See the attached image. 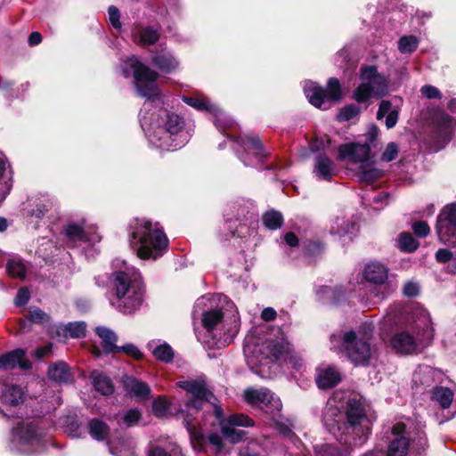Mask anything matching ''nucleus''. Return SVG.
I'll return each instance as SVG.
<instances>
[{
	"label": "nucleus",
	"mask_w": 456,
	"mask_h": 456,
	"mask_svg": "<svg viewBox=\"0 0 456 456\" xmlns=\"http://www.w3.org/2000/svg\"><path fill=\"white\" fill-rule=\"evenodd\" d=\"M322 423L341 447L325 444L316 452L317 456H349L366 444L372 430L366 410L356 399L347 401L344 414L328 409L323 413Z\"/></svg>",
	"instance_id": "1"
},
{
	"label": "nucleus",
	"mask_w": 456,
	"mask_h": 456,
	"mask_svg": "<svg viewBox=\"0 0 456 456\" xmlns=\"http://www.w3.org/2000/svg\"><path fill=\"white\" fill-rule=\"evenodd\" d=\"M130 247L141 259H157L168 248V239L159 223L134 218L129 224Z\"/></svg>",
	"instance_id": "2"
},
{
	"label": "nucleus",
	"mask_w": 456,
	"mask_h": 456,
	"mask_svg": "<svg viewBox=\"0 0 456 456\" xmlns=\"http://www.w3.org/2000/svg\"><path fill=\"white\" fill-rule=\"evenodd\" d=\"M111 291L116 297L117 309L130 314L137 311L143 302L144 283L136 273L115 271L110 274Z\"/></svg>",
	"instance_id": "3"
},
{
	"label": "nucleus",
	"mask_w": 456,
	"mask_h": 456,
	"mask_svg": "<svg viewBox=\"0 0 456 456\" xmlns=\"http://www.w3.org/2000/svg\"><path fill=\"white\" fill-rule=\"evenodd\" d=\"M12 441L28 455L41 453L47 449V441L37 420L19 421L12 429Z\"/></svg>",
	"instance_id": "4"
},
{
	"label": "nucleus",
	"mask_w": 456,
	"mask_h": 456,
	"mask_svg": "<svg viewBox=\"0 0 456 456\" xmlns=\"http://www.w3.org/2000/svg\"><path fill=\"white\" fill-rule=\"evenodd\" d=\"M213 398L200 399L188 397L184 403V409L181 410L183 424L189 433L191 443L198 452H204L206 445L205 435L198 428L195 414L202 409L204 403H211Z\"/></svg>",
	"instance_id": "5"
},
{
	"label": "nucleus",
	"mask_w": 456,
	"mask_h": 456,
	"mask_svg": "<svg viewBox=\"0 0 456 456\" xmlns=\"http://www.w3.org/2000/svg\"><path fill=\"white\" fill-rule=\"evenodd\" d=\"M162 125L165 129L159 147L169 151L181 149L186 143V136L183 134L185 126L183 117L175 112L166 110L161 118Z\"/></svg>",
	"instance_id": "6"
},
{
	"label": "nucleus",
	"mask_w": 456,
	"mask_h": 456,
	"mask_svg": "<svg viewBox=\"0 0 456 456\" xmlns=\"http://www.w3.org/2000/svg\"><path fill=\"white\" fill-rule=\"evenodd\" d=\"M436 233L447 247H456V202L446 204L436 216Z\"/></svg>",
	"instance_id": "7"
},
{
	"label": "nucleus",
	"mask_w": 456,
	"mask_h": 456,
	"mask_svg": "<svg viewBox=\"0 0 456 456\" xmlns=\"http://www.w3.org/2000/svg\"><path fill=\"white\" fill-rule=\"evenodd\" d=\"M343 345L349 359L355 365H369L371 356L370 346L367 341L358 339L354 330L345 332Z\"/></svg>",
	"instance_id": "8"
},
{
	"label": "nucleus",
	"mask_w": 456,
	"mask_h": 456,
	"mask_svg": "<svg viewBox=\"0 0 456 456\" xmlns=\"http://www.w3.org/2000/svg\"><path fill=\"white\" fill-rule=\"evenodd\" d=\"M254 420L245 414H232L228 417L226 424L221 427V434L231 444H238L244 441L248 433L236 429L235 427H252Z\"/></svg>",
	"instance_id": "9"
},
{
	"label": "nucleus",
	"mask_w": 456,
	"mask_h": 456,
	"mask_svg": "<svg viewBox=\"0 0 456 456\" xmlns=\"http://www.w3.org/2000/svg\"><path fill=\"white\" fill-rule=\"evenodd\" d=\"M338 160H348L351 163H364L369 161L371 148L364 143L348 142L340 144L338 148Z\"/></svg>",
	"instance_id": "10"
},
{
	"label": "nucleus",
	"mask_w": 456,
	"mask_h": 456,
	"mask_svg": "<svg viewBox=\"0 0 456 456\" xmlns=\"http://www.w3.org/2000/svg\"><path fill=\"white\" fill-rule=\"evenodd\" d=\"M16 367L22 370L32 369V362L27 358L25 349L17 348L0 355L1 370H10Z\"/></svg>",
	"instance_id": "11"
},
{
	"label": "nucleus",
	"mask_w": 456,
	"mask_h": 456,
	"mask_svg": "<svg viewBox=\"0 0 456 456\" xmlns=\"http://www.w3.org/2000/svg\"><path fill=\"white\" fill-rule=\"evenodd\" d=\"M24 401L25 392L20 386L4 383L0 387V403L8 410L20 406Z\"/></svg>",
	"instance_id": "12"
},
{
	"label": "nucleus",
	"mask_w": 456,
	"mask_h": 456,
	"mask_svg": "<svg viewBox=\"0 0 456 456\" xmlns=\"http://www.w3.org/2000/svg\"><path fill=\"white\" fill-rule=\"evenodd\" d=\"M304 256L312 263H317L322 258L327 249V243L318 236L304 239L301 242Z\"/></svg>",
	"instance_id": "13"
},
{
	"label": "nucleus",
	"mask_w": 456,
	"mask_h": 456,
	"mask_svg": "<svg viewBox=\"0 0 456 456\" xmlns=\"http://www.w3.org/2000/svg\"><path fill=\"white\" fill-rule=\"evenodd\" d=\"M177 387L185 390L191 398L207 399L213 398L217 401L216 395L207 387L204 379L182 380L176 383Z\"/></svg>",
	"instance_id": "14"
},
{
	"label": "nucleus",
	"mask_w": 456,
	"mask_h": 456,
	"mask_svg": "<svg viewBox=\"0 0 456 456\" xmlns=\"http://www.w3.org/2000/svg\"><path fill=\"white\" fill-rule=\"evenodd\" d=\"M121 383L125 391L131 396L146 400L151 395L150 386L142 380H140L133 376L123 375Z\"/></svg>",
	"instance_id": "15"
},
{
	"label": "nucleus",
	"mask_w": 456,
	"mask_h": 456,
	"mask_svg": "<svg viewBox=\"0 0 456 456\" xmlns=\"http://www.w3.org/2000/svg\"><path fill=\"white\" fill-rule=\"evenodd\" d=\"M236 141L245 151H252L255 157L261 162L271 156V152L265 148L259 136L246 134L245 136H240Z\"/></svg>",
	"instance_id": "16"
},
{
	"label": "nucleus",
	"mask_w": 456,
	"mask_h": 456,
	"mask_svg": "<svg viewBox=\"0 0 456 456\" xmlns=\"http://www.w3.org/2000/svg\"><path fill=\"white\" fill-rule=\"evenodd\" d=\"M391 346L402 354H411L417 352L416 338L408 331L396 332L391 338Z\"/></svg>",
	"instance_id": "17"
},
{
	"label": "nucleus",
	"mask_w": 456,
	"mask_h": 456,
	"mask_svg": "<svg viewBox=\"0 0 456 456\" xmlns=\"http://www.w3.org/2000/svg\"><path fill=\"white\" fill-rule=\"evenodd\" d=\"M342 380L340 372L332 366L317 370L315 382L320 389H330L338 385Z\"/></svg>",
	"instance_id": "18"
},
{
	"label": "nucleus",
	"mask_w": 456,
	"mask_h": 456,
	"mask_svg": "<svg viewBox=\"0 0 456 456\" xmlns=\"http://www.w3.org/2000/svg\"><path fill=\"white\" fill-rule=\"evenodd\" d=\"M130 67L133 69V77L137 83H156L159 75L137 58L130 59Z\"/></svg>",
	"instance_id": "19"
},
{
	"label": "nucleus",
	"mask_w": 456,
	"mask_h": 456,
	"mask_svg": "<svg viewBox=\"0 0 456 456\" xmlns=\"http://www.w3.org/2000/svg\"><path fill=\"white\" fill-rule=\"evenodd\" d=\"M90 379L96 392L104 396H110L115 391L112 379L104 372L94 370L91 371Z\"/></svg>",
	"instance_id": "20"
},
{
	"label": "nucleus",
	"mask_w": 456,
	"mask_h": 456,
	"mask_svg": "<svg viewBox=\"0 0 456 456\" xmlns=\"http://www.w3.org/2000/svg\"><path fill=\"white\" fill-rule=\"evenodd\" d=\"M47 374L51 380L60 384H69L73 380L70 368L64 361L51 363L48 367Z\"/></svg>",
	"instance_id": "21"
},
{
	"label": "nucleus",
	"mask_w": 456,
	"mask_h": 456,
	"mask_svg": "<svg viewBox=\"0 0 456 456\" xmlns=\"http://www.w3.org/2000/svg\"><path fill=\"white\" fill-rule=\"evenodd\" d=\"M314 173L319 180L331 181L333 173V161L326 155L320 153L314 159Z\"/></svg>",
	"instance_id": "22"
},
{
	"label": "nucleus",
	"mask_w": 456,
	"mask_h": 456,
	"mask_svg": "<svg viewBox=\"0 0 456 456\" xmlns=\"http://www.w3.org/2000/svg\"><path fill=\"white\" fill-rule=\"evenodd\" d=\"M95 333L102 338L101 346L105 354H116L118 336L110 329L104 326L95 328Z\"/></svg>",
	"instance_id": "23"
},
{
	"label": "nucleus",
	"mask_w": 456,
	"mask_h": 456,
	"mask_svg": "<svg viewBox=\"0 0 456 456\" xmlns=\"http://www.w3.org/2000/svg\"><path fill=\"white\" fill-rule=\"evenodd\" d=\"M245 401L251 405L268 406L273 400V394L267 388H247L244 391Z\"/></svg>",
	"instance_id": "24"
},
{
	"label": "nucleus",
	"mask_w": 456,
	"mask_h": 456,
	"mask_svg": "<svg viewBox=\"0 0 456 456\" xmlns=\"http://www.w3.org/2000/svg\"><path fill=\"white\" fill-rule=\"evenodd\" d=\"M364 279L375 284H383L387 279V268L380 263H370L365 266Z\"/></svg>",
	"instance_id": "25"
},
{
	"label": "nucleus",
	"mask_w": 456,
	"mask_h": 456,
	"mask_svg": "<svg viewBox=\"0 0 456 456\" xmlns=\"http://www.w3.org/2000/svg\"><path fill=\"white\" fill-rule=\"evenodd\" d=\"M151 63L161 72L170 74L174 72L178 65V61L171 53H159L152 56Z\"/></svg>",
	"instance_id": "26"
},
{
	"label": "nucleus",
	"mask_w": 456,
	"mask_h": 456,
	"mask_svg": "<svg viewBox=\"0 0 456 456\" xmlns=\"http://www.w3.org/2000/svg\"><path fill=\"white\" fill-rule=\"evenodd\" d=\"M392 103L388 100H382L379 102V110L377 112V119L381 120L386 117V126L387 129L394 128L399 118V111L392 110Z\"/></svg>",
	"instance_id": "27"
},
{
	"label": "nucleus",
	"mask_w": 456,
	"mask_h": 456,
	"mask_svg": "<svg viewBox=\"0 0 456 456\" xmlns=\"http://www.w3.org/2000/svg\"><path fill=\"white\" fill-rule=\"evenodd\" d=\"M410 438L408 436L392 437L386 456H407L410 450Z\"/></svg>",
	"instance_id": "28"
},
{
	"label": "nucleus",
	"mask_w": 456,
	"mask_h": 456,
	"mask_svg": "<svg viewBox=\"0 0 456 456\" xmlns=\"http://www.w3.org/2000/svg\"><path fill=\"white\" fill-rule=\"evenodd\" d=\"M88 433L96 441L102 442L110 435V428L108 424L101 419L93 418L87 424Z\"/></svg>",
	"instance_id": "29"
},
{
	"label": "nucleus",
	"mask_w": 456,
	"mask_h": 456,
	"mask_svg": "<svg viewBox=\"0 0 456 456\" xmlns=\"http://www.w3.org/2000/svg\"><path fill=\"white\" fill-rule=\"evenodd\" d=\"M63 233L71 242H87L89 241L88 235L85 230L84 225L77 223H69L63 227Z\"/></svg>",
	"instance_id": "30"
},
{
	"label": "nucleus",
	"mask_w": 456,
	"mask_h": 456,
	"mask_svg": "<svg viewBox=\"0 0 456 456\" xmlns=\"http://www.w3.org/2000/svg\"><path fill=\"white\" fill-rule=\"evenodd\" d=\"M183 101L187 105L196 109L197 110L206 111L214 115H216L220 111L216 105L212 104L208 99L205 98L183 96Z\"/></svg>",
	"instance_id": "31"
},
{
	"label": "nucleus",
	"mask_w": 456,
	"mask_h": 456,
	"mask_svg": "<svg viewBox=\"0 0 456 456\" xmlns=\"http://www.w3.org/2000/svg\"><path fill=\"white\" fill-rule=\"evenodd\" d=\"M453 392L444 387H435L431 391V400L438 403L443 409H448L453 400Z\"/></svg>",
	"instance_id": "32"
},
{
	"label": "nucleus",
	"mask_w": 456,
	"mask_h": 456,
	"mask_svg": "<svg viewBox=\"0 0 456 456\" xmlns=\"http://www.w3.org/2000/svg\"><path fill=\"white\" fill-rule=\"evenodd\" d=\"M223 320L224 313L221 309H210L203 312L201 324L208 332H212Z\"/></svg>",
	"instance_id": "33"
},
{
	"label": "nucleus",
	"mask_w": 456,
	"mask_h": 456,
	"mask_svg": "<svg viewBox=\"0 0 456 456\" xmlns=\"http://www.w3.org/2000/svg\"><path fill=\"white\" fill-rule=\"evenodd\" d=\"M263 224L269 230L274 231L282 227L284 217L282 214L275 209L265 211L261 217Z\"/></svg>",
	"instance_id": "34"
},
{
	"label": "nucleus",
	"mask_w": 456,
	"mask_h": 456,
	"mask_svg": "<svg viewBox=\"0 0 456 456\" xmlns=\"http://www.w3.org/2000/svg\"><path fill=\"white\" fill-rule=\"evenodd\" d=\"M305 95L309 102L315 108L322 109L325 99H327L324 87L315 85L305 90Z\"/></svg>",
	"instance_id": "35"
},
{
	"label": "nucleus",
	"mask_w": 456,
	"mask_h": 456,
	"mask_svg": "<svg viewBox=\"0 0 456 456\" xmlns=\"http://www.w3.org/2000/svg\"><path fill=\"white\" fill-rule=\"evenodd\" d=\"M327 100L331 102H338L342 98V89L339 80L337 77H330L327 87L324 88Z\"/></svg>",
	"instance_id": "36"
},
{
	"label": "nucleus",
	"mask_w": 456,
	"mask_h": 456,
	"mask_svg": "<svg viewBox=\"0 0 456 456\" xmlns=\"http://www.w3.org/2000/svg\"><path fill=\"white\" fill-rule=\"evenodd\" d=\"M65 337L82 338L86 336V324L85 322H73L66 324L62 330Z\"/></svg>",
	"instance_id": "37"
},
{
	"label": "nucleus",
	"mask_w": 456,
	"mask_h": 456,
	"mask_svg": "<svg viewBox=\"0 0 456 456\" xmlns=\"http://www.w3.org/2000/svg\"><path fill=\"white\" fill-rule=\"evenodd\" d=\"M266 347L275 361L284 358L289 350V345L285 341L271 340L267 343Z\"/></svg>",
	"instance_id": "38"
},
{
	"label": "nucleus",
	"mask_w": 456,
	"mask_h": 456,
	"mask_svg": "<svg viewBox=\"0 0 456 456\" xmlns=\"http://www.w3.org/2000/svg\"><path fill=\"white\" fill-rule=\"evenodd\" d=\"M398 244L401 251L405 253H413L419 247V242L408 232L400 233L398 237Z\"/></svg>",
	"instance_id": "39"
},
{
	"label": "nucleus",
	"mask_w": 456,
	"mask_h": 456,
	"mask_svg": "<svg viewBox=\"0 0 456 456\" xmlns=\"http://www.w3.org/2000/svg\"><path fill=\"white\" fill-rule=\"evenodd\" d=\"M136 89L141 97L154 101L159 97V88L156 83H137Z\"/></svg>",
	"instance_id": "40"
},
{
	"label": "nucleus",
	"mask_w": 456,
	"mask_h": 456,
	"mask_svg": "<svg viewBox=\"0 0 456 456\" xmlns=\"http://www.w3.org/2000/svg\"><path fill=\"white\" fill-rule=\"evenodd\" d=\"M373 86L370 83H361L354 91V99L358 103L367 102L373 94Z\"/></svg>",
	"instance_id": "41"
},
{
	"label": "nucleus",
	"mask_w": 456,
	"mask_h": 456,
	"mask_svg": "<svg viewBox=\"0 0 456 456\" xmlns=\"http://www.w3.org/2000/svg\"><path fill=\"white\" fill-rule=\"evenodd\" d=\"M153 356L165 363H169L173 362L174 359V350L170 345L164 343L158 346L152 352Z\"/></svg>",
	"instance_id": "42"
},
{
	"label": "nucleus",
	"mask_w": 456,
	"mask_h": 456,
	"mask_svg": "<svg viewBox=\"0 0 456 456\" xmlns=\"http://www.w3.org/2000/svg\"><path fill=\"white\" fill-rule=\"evenodd\" d=\"M160 37L158 30L151 26H147L140 31V41L142 45H153Z\"/></svg>",
	"instance_id": "43"
},
{
	"label": "nucleus",
	"mask_w": 456,
	"mask_h": 456,
	"mask_svg": "<svg viewBox=\"0 0 456 456\" xmlns=\"http://www.w3.org/2000/svg\"><path fill=\"white\" fill-rule=\"evenodd\" d=\"M360 180L368 183H373L383 175L382 170L377 167L365 168L362 165L359 167Z\"/></svg>",
	"instance_id": "44"
},
{
	"label": "nucleus",
	"mask_w": 456,
	"mask_h": 456,
	"mask_svg": "<svg viewBox=\"0 0 456 456\" xmlns=\"http://www.w3.org/2000/svg\"><path fill=\"white\" fill-rule=\"evenodd\" d=\"M419 46V40L415 36H403L398 41V49L402 53H414Z\"/></svg>",
	"instance_id": "45"
},
{
	"label": "nucleus",
	"mask_w": 456,
	"mask_h": 456,
	"mask_svg": "<svg viewBox=\"0 0 456 456\" xmlns=\"http://www.w3.org/2000/svg\"><path fill=\"white\" fill-rule=\"evenodd\" d=\"M361 113V108L354 103L347 104L340 109L339 113L338 114V120L340 122L349 121Z\"/></svg>",
	"instance_id": "46"
},
{
	"label": "nucleus",
	"mask_w": 456,
	"mask_h": 456,
	"mask_svg": "<svg viewBox=\"0 0 456 456\" xmlns=\"http://www.w3.org/2000/svg\"><path fill=\"white\" fill-rule=\"evenodd\" d=\"M116 354H124L135 361H141L144 356L143 353L133 343L118 346Z\"/></svg>",
	"instance_id": "47"
},
{
	"label": "nucleus",
	"mask_w": 456,
	"mask_h": 456,
	"mask_svg": "<svg viewBox=\"0 0 456 456\" xmlns=\"http://www.w3.org/2000/svg\"><path fill=\"white\" fill-rule=\"evenodd\" d=\"M26 319L36 324H45L49 322L50 316L40 308L34 307L26 314Z\"/></svg>",
	"instance_id": "48"
},
{
	"label": "nucleus",
	"mask_w": 456,
	"mask_h": 456,
	"mask_svg": "<svg viewBox=\"0 0 456 456\" xmlns=\"http://www.w3.org/2000/svg\"><path fill=\"white\" fill-rule=\"evenodd\" d=\"M170 406V402L162 395L158 396L152 402V410L157 417L166 415L169 411Z\"/></svg>",
	"instance_id": "49"
},
{
	"label": "nucleus",
	"mask_w": 456,
	"mask_h": 456,
	"mask_svg": "<svg viewBox=\"0 0 456 456\" xmlns=\"http://www.w3.org/2000/svg\"><path fill=\"white\" fill-rule=\"evenodd\" d=\"M6 271L10 276L19 279H24L27 272L25 265L20 261H8Z\"/></svg>",
	"instance_id": "50"
},
{
	"label": "nucleus",
	"mask_w": 456,
	"mask_h": 456,
	"mask_svg": "<svg viewBox=\"0 0 456 456\" xmlns=\"http://www.w3.org/2000/svg\"><path fill=\"white\" fill-rule=\"evenodd\" d=\"M428 448V441L425 433L418 435L417 439L413 440L412 450L416 456H426V451Z\"/></svg>",
	"instance_id": "51"
},
{
	"label": "nucleus",
	"mask_w": 456,
	"mask_h": 456,
	"mask_svg": "<svg viewBox=\"0 0 456 456\" xmlns=\"http://www.w3.org/2000/svg\"><path fill=\"white\" fill-rule=\"evenodd\" d=\"M142 419V412L137 408H131L122 417V422L127 427L136 425Z\"/></svg>",
	"instance_id": "52"
},
{
	"label": "nucleus",
	"mask_w": 456,
	"mask_h": 456,
	"mask_svg": "<svg viewBox=\"0 0 456 456\" xmlns=\"http://www.w3.org/2000/svg\"><path fill=\"white\" fill-rule=\"evenodd\" d=\"M205 438H206V445H205V451L203 452H207L208 444L215 446L216 454H219L224 450V444L223 442V436H220L217 433L212 432L208 436H205Z\"/></svg>",
	"instance_id": "53"
},
{
	"label": "nucleus",
	"mask_w": 456,
	"mask_h": 456,
	"mask_svg": "<svg viewBox=\"0 0 456 456\" xmlns=\"http://www.w3.org/2000/svg\"><path fill=\"white\" fill-rule=\"evenodd\" d=\"M360 77L361 79L370 82L371 79H380L379 73L378 71V68L375 65H363L360 69Z\"/></svg>",
	"instance_id": "54"
},
{
	"label": "nucleus",
	"mask_w": 456,
	"mask_h": 456,
	"mask_svg": "<svg viewBox=\"0 0 456 456\" xmlns=\"http://www.w3.org/2000/svg\"><path fill=\"white\" fill-rule=\"evenodd\" d=\"M398 152V144L395 142H390L387 143L384 152L381 155V160L384 162H391L396 159Z\"/></svg>",
	"instance_id": "55"
},
{
	"label": "nucleus",
	"mask_w": 456,
	"mask_h": 456,
	"mask_svg": "<svg viewBox=\"0 0 456 456\" xmlns=\"http://www.w3.org/2000/svg\"><path fill=\"white\" fill-rule=\"evenodd\" d=\"M413 233L419 238H426L430 233V227L426 221H416L412 224Z\"/></svg>",
	"instance_id": "56"
},
{
	"label": "nucleus",
	"mask_w": 456,
	"mask_h": 456,
	"mask_svg": "<svg viewBox=\"0 0 456 456\" xmlns=\"http://www.w3.org/2000/svg\"><path fill=\"white\" fill-rule=\"evenodd\" d=\"M379 133H380V130H379V126L376 124L371 123L368 128V132L365 134L366 141H365L364 144H367L370 148H371V146H375V142L378 140Z\"/></svg>",
	"instance_id": "57"
},
{
	"label": "nucleus",
	"mask_w": 456,
	"mask_h": 456,
	"mask_svg": "<svg viewBox=\"0 0 456 456\" xmlns=\"http://www.w3.org/2000/svg\"><path fill=\"white\" fill-rule=\"evenodd\" d=\"M420 92L427 99H441L442 93L440 90L431 85H425L421 87Z\"/></svg>",
	"instance_id": "58"
},
{
	"label": "nucleus",
	"mask_w": 456,
	"mask_h": 456,
	"mask_svg": "<svg viewBox=\"0 0 456 456\" xmlns=\"http://www.w3.org/2000/svg\"><path fill=\"white\" fill-rule=\"evenodd\" d=\"M109 20L114 28H120V12L115 5H110L108 8Z\"/></svg>",
	"instance_id": "59"
},
{
	"label": "nucleus",
	"mask_w": 456,
	"mask_h": 456,
	"mask_svg": "<svg viewBox=\"0 0 456 456\" xmlns=\"http://www.w3.org/2000/svg\"><path fill=\"white\" fill-rule=\"evenodd\" d=\"M51 207L49 204L39 202L36 205L34 208L29 212L30 216H35L37 219H43L45 216L48 213Z\"/></svg>",
	"instance_id": "60"
},
{
	"label": "nucleus",
	"mask_w": 456,
	"mask_h": 456,
	"mask_svg": "<svg viewBox=\"0 0 456 456\" xmlns=\"http://www.w3.org/2000/svg\"><path fill=\"white\" fill-rule=\"evenodd\" d=\"M437 263L445 264L453 259L452 252L448 248H439L435 255Z\"/></svg>",
	"instance_id": "61"
},
{
	"label": "nucleus",
	"mask_w": 456,
	"mask_h": 456,
	"mask_svg": "<svg viewBox=\"0 0 456 456\" xmlns=\"http://www.w3.org/2000/svg\"><path fill=\"white\" fill-rule=\"evenodd\" d=\"M29 298H30V293H29L28 289L26 287H21L17 292V295L15 297V305L17 306H22L28 302Z\"/></svg>",
	"instance_id": "62"
},
{
	"label": "nucleus",
	"mask_w": 456,
	"mask_h": 456,
	"mask_svg": "<svg viewBox=\"0 0 456 456\" xmlns=\"http://www.w3.org/2000/svg\"><path fill=\"white\" fill-rule=\"evenodd\" d=\"M380 79L375 77V79H371L369 83H370L373 86V92H383L384 93L387 89V81L385 76L379 74Z\"/></svg>",
	"instance_id": "63"
},
{
	"label": "nucleus",
	"mask_w": 456,
	"mask_h": 456,
	"mask_svg": "<svg viewBox=\"0 0 456 456\" xmlns=\"http://www.w3.org/2000/svg\"><path fill=\"white\" fill-rule=\"evenodd\" d=\"M436 119L439 126H449L452 122V117L442 110L436 111Z\"/></svg>",
	"instance_id": "64"
}]
</instances>
